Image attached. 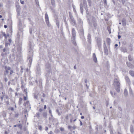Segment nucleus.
Wrapping results in <instances>:
<instances>
[{"label":"nucleus","mask_w":134,"mask_h":134,"mask_svg":"<svg viewBox=\"0 0 134 134\" xmlns=\"http://www.w3.org/2000/svg\"><path fill=\"white\" fill-rule=\"evenodd\" d=\"M51 3L53 5H55V2L54 0H51Z\"/></svg>","instance_id":"7c9ffc66"},{"label":"nucleus","mask_w":134,"mask_h":134,"mask_svg":"<svg viewBox=\"0 0 134 134\" xmlns=\"http://www.w3.org/2000/svg\"><path fill=\"white\" fill-rule=\"evenodd\" d=\"M49 113L50 114H52V111H51V110H49Z\"/></svg>","instance_id":"bf43d9fd"},{"label":"nucleus","mask_w":134,"mask_h":134,"mask_svg":"<svg viewBox=\"0 0 134 134\" xmlns=\"http://www.w3.org/2000/svg\"><path fill=\"white\" fill-rule=\"evenodd\" d=\"M65 119L66 120H68L69 119L68 115L67 114L65 118Z\"/></svg>","instance_id":"09e8293b"},{"label":"nucleus","mask_w":134,"mask_h":134,"mask_svg":"<svg viewBox=\"0 0 134 134\" xmlns=\"http://www.w3.org/2000/svg\"><path fill=\"white\" fill-rule=\"evenodd\" d=\"M70 23L73 25H75L76 24V21L72 16L70 15Z\"/></svg>","instance_id":"20e7f679"},{"label":"nucleus","mask_w":134,"mask_h":134,"mask_svg":"<svg viewBox=\"0 0 134 134\" xmlns=\"http://www.w3.org/2000/svg\"><path fill=\"white\" fill-rule=\"evenodd\" d=\"M17 81V79L15 80L14 79H12L11 81V84L13 85H15L16 84V83Z\"/></svg>","instance_id":"f3484780"},{"label":"nucleus","mask_w":134,"mask_h":134,"mask_svg":"<svg viewBox=\"0 0 134 134\" xmlns=\"http://www.w3.org/2000/svg\"><path fill=\"white\" fill-rule=\"evenodd\" d=\"M72 39H73L74 40H75V37L76 36V33L75 31L74 28H73L72 29Z\"/></svg>","instance_id":"423d86ee"},{"label":"nucleus","mask_w":134,"mask_h":134,"mask_svg":"<svg viewBox=\"0 0 134 134\" xmlns=\"http://www.w3.org/2000/svg\"><path fill=\"white\" fill-rule=\"evenodd\" d=\"M60 130L61 131H63L64 130V129L63 128L61 127L60 128Z\"/></svg>","instance_id":"de8ad7c7"},{"label":"nucleus","mask_w":134,"mask_h":134,"mask_svg":"<svg viewBox=\"0 0 134 134\" xmlns=\"http://www.w3.org/2000/svg\"><path fill=\"white\" fill-rule=\"evenodd\" d=\"M17 126L19 127L21 130L22 129V125L21 124H19L17 125Z\"/></svg>","instance_id":"bb28decb"},{"label":"nucleus","mask_w":134,"mask_h":134,"mask_svg":"<svg viewBox=\"0 0 134 134\" xmlns=\"http://www.w3.org/2000/svg\"><path fill=\"white\" fill-rule=\"evenodd\" d=\"M3 52H5V54H6L7 53H8L9 49L7 47L3 49Z\"/></svg>","instance_id":"ddd939ff"},{"label":"nucleus","mask_w":134,"mask_h":134,"mask_svg":"<svg viewBox=\"0 0 134 134\" xmlns=\"http://www.w3.org/2000/svg\"><path fill=\"white\" fill-rule=\"evenodd\" d=\"M38 129L40 130H42V126L41 125L39 126H38Z\"/></svg>","instance_id":"c03bdc74"},{"label":"nucleus","mask_w":134,"mask_h":134,"mask_svg":"<svg viewBox=\"0 0 134 134\" xmlns=\"http://www.w3.org/2000/svg\"><path fill=\"white\" fill-rule=\"evenodd\" d=\"M7 26L6 25H5L4 26V27L5 28H6L7 27Z\"/></svg>","instance_id":"680f3d73"},{"label":"nucleus","mask_w":134,"mask_h":134,"mask_svg":"<svg viewBox=\"0 0 134 134\" xmlns=\"http://www.w3.org/2000/svg\"><path fill=\"white\" fill-rule=\"evenodd\" d=\"M130 131L132 133H133V127L132 126H131L130 127Z\"/></svg>","instance_id":"c9c22d12"},{"label":"nucleus","mask_w":134,"mask_h":134,"mask_svg":"<svg viewBox=\"0 0 134 134\" xmlns=\"http://www.w3.org/2000/svg\"><path fill=\"white\" fill-rule=\"evenodd\" d=\"M45 21H46V23L47 24V25L48 26H49V20H45Z\"/></svg>","instance_id":"473e14b6"},{"label":"nucleus","mask_w":134,"mask_h":134,"mask_svg":"<svg viewBox=\"0 0 134 134\" xmlns=\"http://www.w3.org/2000/svg\"><path fill=\"white\" fill-rule=\"evenodd\" d=\"M21 48L20 47H18V48H17L18 51H20L21 50Z\"/></svg>","instance_id":"a18cd8bd"},{"label":"nucleus","mask_w":134,"mask_h":134,"mask_svg":"<svg viewBox=\"0 0 134 134\" xmlns=\"http://www.w3.org/2000/svg\"><path fill=\"white\" fill-rule=\"evenodd\" d=\"M64 21L65 22V24L66 25V27L67 28L68 31H69V29L68 28V24L67 22V21L66 20V18H65L64 19Z\"/></svg>","instance_id":"a211bd4d"},{"label":"nucleus","mask_w":134,"mask_h":134,"mask_svg":"<svg viewBox=\"0 0 134 134\" xmlns=\"http://www.w3.org/2000/svg\"><path fill=\"white\" fill-rule=\"evenodd\" d=\"M24 99L25 100H26L27 99V95L26 96H24Z\"/></svg>","instance_id":"79ce46f5"},{"label":"nucleus","mask_w":134,"mask_h":134,"mask_svg":"<svg viewBox=\"0 0 134 134\" xmlns=\"http://www.w3.org/2000/svg\"><path fill=\"white\" fill-rule=\"evenodd\" d=\"M91 36L90 34H88V36H87V39H88V42L90 43H91Z\"/></svg>","instance_id":"2eb2a0df"},{"label":"nucleus","mask_w":134,"mask_h":134,"mask_svg":"<svg viewBox=\"0 0 134 134\" xmlns=\"http://www.w3.org/2000/svg\"><path fill=\"white\" fill-rule=\"evenodd\" d=\"M48 127H46V129H45V130L46 131H47L48 130Z\"/></svg>","instance_id":"774afa93"},{"label":"nucleus","mask_w":134,"mask_h":134,"mask_svg":"<svg viewBox=\"0 0 134 134\" xmlns=\"http://www.w3.org/2000/svg\"><path fill=\"white\" fill-rule=\"evenodd\" d=\"M102 1L104 2V5H107V0H102Z\"/></svg>","instance_id":"a19ab883"},{"label":"nucleus","mask_w":134,"mask_h":134,"mask_svg":"<svg viewBox=\"0 0 134 134\" xmlns=\"http://www.w3.org/2000/svg\"><path fill=\"white\" fill-rule=\"evenodd\" d=\"M38 97V96L37 95H36L34 96L35 98L36 99H37V98Z\"/></svg>","instance_id":"864d4df0"},{"label":"nucleus","mask_w":134,"mask_h":134,"mask_svg":"<svg viewBox=\"0 0 134 134\" xmlns=\"http://www.w3.org/2000/svg\"><path fill=\"white\" fill-rule=\"evenodd\" d=\"M2 35L5 37V38H7V35L4 32H2Z\"/></svg>","instance_id":"58836bf2"},{"label":"nucleus","mask_w":134,"mask_h":134,"mask_svg":"<svg viewBox=\"0 0 134 134\" xmlns=\"http://www.w3.org/2000/svg\"><path fill=\"white\" fill-rule=\"evenodd\" d=\"M71 39H72V38H71ZM73 40H72V39H71V41H72V42L73 43V44L75 45H76V43L75 41V40H74L73 39H72Z\"/></svg>","instance_id":"c756f323"},{"label":"nucleus","mask_w":134,"mask_h":134,"mask_svg":"<svg viewBox=\"0 0 134 134\" xmlns=\"http://www.w3.org/2000/svg\"><path fill=\"white\" fill-rule=\"evenodd\" d=\"M4 134H8V132L6 131H5V132H4Z\"/></svg>","instance_id":"69168bd1"},{"label":"nucleus","mask_w":134,"mask_h":134,"mask_svg":"<svg viewBox=\"0 0 134 134\" xmlns=\"http://www.w3.org/2000/svg\"><path fill=\"white\" fill-rule=\"evenodd\" d=\"M43 116L45 118H47V113L46 112L43 113Z\"/></svg>","instance_id":"c85d7f7f"},{"label":"nucleus","mask_w":134,"mask_h":134,"mask_svg":"<svg viewBox=\"0 0 134 134\" xmlns=\"http://www.w3.org/2000/svg\"><path fill=\"white\" fill-rule=\"evenodd\" d=\"M73 118H72L71 119H70V122L71 123L72 122V120H73Z\"/></svg>","instance_id":"6e6d98bb"},{"label":"nucleus","mask_w":134,"mask_h":134,"mask_svg":"<svg viewBox=\"0 0 134 134\" xmlns=\"http://www.w3.org/2000/svg\"><path fill=\"white\" fill-rule=\"evenodd\" d=\"M125 79L126 80V81H130L129 79L127 77V76L125 77Z\"/></svg>","instance_id":"ea45409f"},{"label":"nucleus","mask_w":134,"mask_h":134,"mask_svg":"<svg viewBox=\"0 0 134 134\" xmlns=\"http://www.w3.org/2000/svg\"><path fill=\"white\" fill-rule=\"evenodd\" d=\"M29 45L30 46V48H32L34 46V44L33 42L32 41H30L29 43Z\"/></svg>","instance_id":"dca6fc26"},{"label":"nucleus","mask_w":134,"mask_h":134,"mask_svg":"<svg viewBox=\"0 0 134 134\" xmlns=\"http://www.w3.org/2000/svg\"><path fill=\"white\" fill-rule=\"evenodd\" d=\"M104 51L105 54L107 55L108 54V51L107 47L106 46L104 47Z\"/></svg>","instance_id":"9d476101"},{"label":"nucleus","mask_w":134,"mask_h":134,"mask_svg":"<svg viewBox=\"0 0 134 134\" xmlns=\"http://www.w3.org/2000/svg\"><path fill=\"white\" fill-rule=\"evenodd\" d=\"M110 94H111V95L113 96V93L111 91H110Z\"/></svg>","instance_id":"4d7b16f0"},{"label":"nucleus","mask_w":134,"mask_h":134,"mask_svg":"<svg viewBox=\"0 0 134 134\" xmlns=\"http://www.w3.org/2000/svg\"><path fill=\"white\" fill-rule=\"evenodd\" d=\"M9 42L10 43L12 42V40L10 39L9 40Z\"/></svg>","instance_id":"13d9d810"},{"label":"nucleus","mask_w":134,"mask_h":134,"mask_svg":"<svg viewBox=\"0 0 134 134\" xmlns=\"http://www.w3.org/2000/svg\"><path fill=\"white\" fill-rule=\"evenodd\" d=\"M80 35L82 37L84 36V31L83 29H81L79 32Z\"/></svg>","instance_id":"f8f14e48"},{"label":"nucleus","mask_w":134,"mask_h":134,"mask_svg":"<svg viewBox=\"0 0 134 134\" xmlns=\"http://www.w3.org/2000/svg\"><path fill=\"white\" fill-rule=\"evenodd\" d=\"M56 111L58 113V114L59 115H61V113L59 111V110L58 109H56Z\"/></svg>","instance_id":"4c0bfd02"},{"label":"nucleus","mask_w":134,"mask_h":134,"mask_svg":"<svg viewBox=\"0 0 134 134\" xmlns=\"http://www.w3.org/2000/svg\"><path fill=\"white\" fill-rule=\"evenodd\" d=\"M23 105L26 108L29 109L31 108L29 102V101H27L24 102Z\"/></svg>","instance_id":"39448f33"},{"label":"nucleus","mask_w":134,"mask_h":134,"mask_svg":"<svg viewBox=\"0 0 134 134\" xmlns=\"http://www.w3.org/2000/svg\"><path fill=\"white\" fill-rule=\"evenodd\" d=\"M11 68L9 66H5V71H4V75L5 76L7 75L9 72V71L11 70Z\"/></svg>","instance_id":"7ed1b4c3"},{"label":"nucleus","mask_w":134,"mask_h":134,"mask_svg":"<svg viewBox=\"0 0 134 134\" xmlns=\"http://www.w3.org/2000/svg\"><path fill=\"white\" fill-rule=\"evenodd\" d=\"M129 91H130V94H133L132 93V91L130 87L129 88Z\"/></svg>","instance_id":"f704fd0d"},{"label":"nucleus","mask_w":134,"mask_h":134,"mask_svg":"<svg viewBox=\"0 0 134 134\" xmlns=\"http://www.w3.org/2000/svg\"><path fill=\"white\" fill-rule=\"evenodd\" d=\"M32 55L30 57H29L27 58L28 60L29 61V64L30 65H31L32 63Z\"/></svg>","instance_id":"6e6552de"},{"label":"nucleus","mask_w":134,"mask_h":134,"mask_svg":"<svg viewBox=\"0 0 134 134\" xmlns=\"http://www.w3.org/2000/svg\"><path fill=\"white\" fill-rule=\"evenodd\" d=\"M4 80L5 82H7L8 80L7 78L6 77H5L4 78Z\"/></svg>","instance_id":"37998d69"},{"label":"nucleus","mask_w":134,"mask_h":134,"mask_svg":"<svg viewBox=\"0 0 134 134\" xmlns=\"http://www.w3.org/2000/svg\"><path fill=\"white\" fill-rule=\"evenodd\" d=\"M93 58L94 62L96 63L97 61V58L95 54L94 53H93Z\"/></svg>","instance_id":"4468645a"},{"label":"nucleus","mask_w":134,"mask_h":134,"mask_svg":"<svg viewBox=\"0 0 134 134\" xmlns=\"http://www.w3.org/2000/svg\"><path fill=\"white\" fill-rule=\"evenodd\" d=\"M43 110L41 108H40V109H39V111H40V112H41Z\"/></svg>","instance_id":"052dcab7"},{"label":"nucleus","mask_w":134,"mask_h":134,"mask_svg":"<svg viewBox=\"0 0 134 134\" xmlns=\"http://www.w3.org/2000/svg\"><path fill=\"white\" fill-rule=\"evenodd\" d=\"M80 9L81 10V13L82 14L83 9V6L82 5V3H81L80 4Z\"/></svg>","instance_id":"aec40b11"},{"label":"nucleus","mask_w":134,"mask_h":134,"mask_svg":"<svg viewBox=\"0 0 134 134\" xmlns=\"http://www.w3.org/2000/svg\"><path fill=\"white\" fill-rule=\"evenodd\" d=\"M121 51L124 53H125L127 52V50L125 48H122L121 49Z\"/></svg>","instance_id":"5701e85b"},{"label":"nucleus","mask_w":134,"mask_h":134,"mask_svg":"<svg viewBox=\"0 0 134 134\" xmlns=\"http://www.w3.org/2000/svg\"><path fill=\"white\" fill-rule=\"evenodd\" d=\"M72 127L71 126H68V128L69 129H71Z\"/></svg>","instance_id":"5fc2aeb1"},{"label":"nucleus","mask_w":134,"mask_h":134,"mask_svg":"<svg viewBox=\"0 0 134 134\" xmlns=\"http://www.w3.org/2000/svg\"><path fill=\"white\" fill-rule=\"evenodd\" d=\"M19 115V114L17 113H15L14 115V117L15 118H18Z\"/></svg>","instance_id":"e433bc0d"},{"label":"nucleus","mask_w":134,"mask_h":134,"mask_svg":"<svg viewBox=\"0 0 134 134\" xmlns=\"http://www.w3.org/2000/svg\"><path fill=\"white\" fill-rule=\"evenodd\" d=\"M46 109V105H44V109Z\"/></svg>","instance_id":"e2e57ef3"},{"label":"nucleus","mask_w":134,"mask_h":134,"mask_svg":"<svg viewBox=\"0 0 134 134\" xmlns=\"http://www.w3.org/2000/svg\"><path fill=\"white\" fill-rule=\"evenodd\" d=\"M16 7L17 12H19L20 9V6L19 5H16Z\"/></svg>","instance_id":"412c9836"},{"label":"nucleus","mask_w":134,"mask_h":134,"mask_svg":"<svg viewBox=\"0 0 134 134\" xmlns=\"http://www.w3.org/2000/svg\"><path fill=\"white\" fill-rule=\"evenodd\" d=\"M0 97L1 99V100H3V97H4L3 96V95H1V96Z\"/></svg>","instance_id":"3c124183"},{"label":"nucleus","mask_w":134,"mask_h":134,"mask_svg":"<svg viewBox=\"0 0 134 134\" xmlns=\"http://www.w3.org/2000/svg\"><path fill=\"white\" fill-rule=\"evenodd\" d=\"M87 17L89 20L90 24L91 25L94 27H96L97 26V23L96 20L94 17L93 16H91L89 15H87Z\"/></svg>","instance_id":"f257e3e1"},{"label":"nucleus","mask_w":134,"mask_h":134,"mask_svg":"<svg viewBox=\"0 0 134 134\" xmlns=\"http://www.w3.org/2000/svg\"><path fill=\"white\" fill-rule=\"evenodd\" d=\"M114 84L116 90L118 92H119L120 91V83L117 78L115 79Z\"/></svg>","instance_id":"f03ea898"},{"label":"nucleus","mask_w":134,"mask_h":134,"mask_svg":"<svg viewBox=\"0 0 134 134\" xmlns=\"http://www.w3.org/2000/svg\"><path fill=\"white\" fill-rule=\"evenodd\" d=\"M126 64L128 67L132 69H133L134 68V65L130 63H129L128 62H126Z\"/></svg>","instance_id":"1a4fd4ad"},{"label":"nucleus","mask_w":134,"mask_h":134,"mask_svg":"<svg viewBox=\"0 0 134 134\" xmlns=\"http://www.w3.org/2000/svg\"><path fill=\"white\" fill-rule=\"evenodd\" d=\"M10 75H11L14 73V71H13V70L11 69V70H10Z\"/></svg>","instance_id":"2f4dec72"},{"label":"nucleus","mask_w":134,"mask_h":134,"mask_svg":"<svg viewBox=\"0 0 134 134\" xmlns=\"http://www.w3.org/2000/svg\"><path fill=\"white\" fill-rule=\"evenodd\" d=\"M124 94L125 96H127L128 94L127 91L126 89H125L124 90Z\"/></svg>","instance_id":"4be33fe9"},{"label":"nucleus","mask_w":134,"mask_h":134,"mask_svg":"<svg viewBox=\"0 0 134 134\" xmlns=\"http://www.w3.org/2000/svg\"><path fill=\"white\" fill-rule=\"evenodd\" d=\"M128 59L129 61H131L133 60V58L130 55H129L128 56Z\"/></svg>","instance_id":"a878e982"},{"label":"nucleus","mask_w":134,"mask_h":134,"mask_svg":"<svg viewBox=\"0 0 134 134\" xmlns=\"http://www.w3.org/2000/svg\"><path fill=\"white\" fill-rule=\"evenodd\" d=\"M83 4L85 7H86L87 6L86 1L85 0H83Z\"/></svg>","instance_id":"b1692460"},{"label":"nucleus","mask_w":134,"mask_h":134,"mask_svg":"<svg viewBox=\"0 0 134 134\" xmlns=\"http://www.w3.org/2000/svg\"><path fill=\"white\" fill-rule=\"evenodd\" d=\"M122 23L123 24H125L126 23L123 20H122Z\"/></svg>","instance_id":"603ef678"},{"label":"nucleus","mask_w":134,"mask_h":134,"mask_svg":"<svg viewBox=\"0 0 134 134\" xmlns=\"http://www.w3.org/2000/svg\"><path fill=\"white\" fill-rule=\"evenodd\" d=\"M45 20H48V16L47 13L45 14Z\"/></svg>","instance_id":"cd10ccee"},{"label":"nucleus","mask_w":134,"mask_h":134,"mask_svg":"<svg viewBox=\"0 0 134 134\" xmlns=\"http://www.w3.org/2000/svg\"><path fill=\"white\" fill-rule=\"evenodd\" d=\"M110 39L108 38H107V41L109 43L110 41Z\"/></svg>","instance_id":"8fccbe9b"},{"label":"nucleus","mask_w":134,"mask_h":134,"mask_svg":"<svg viewBox=\"0 0 134 134\" xmlns=\"http://www.w3.org/2000/svg\"><path fill=\"white\" fill-rule=\"evenodd\" d=\"M49 134H53V132H52V131H51L49 133Z\"/></svg>","instance_id":"0e129e2a"},{"label":"nucleus","mask_w":134,"mask_h":134,"mask_svg":"<svg viewBox=\"0 0 134 134\" xmlns=\"http://www.w3.org/2000/svg\"><path fill=\"white\" fill-rule=\"evenodd\" d=\"M8 45H10V44L9 43H6L5 44V46H8Z\"/></svg>","instance_id":"49530a36"},{"label":"nucleus","mask_w":134,"mask_h":134,"mask_svg":"<svg viewBox=\"0 0 134 134\" xmlns=\"http://www.w3.org/2000/svg\"><path fill=\"white\" fill-rule=\"evenodd\" d=\"M42 96L43 97H45V94L44 93H43V95Z\"/></svg>","instance_id":"338daca9"},{"label":"nucleus","mask_w":134,"mask_h":134,"mask_svg":"<svg viewBox=\"0 0 134 134\" xmlns=\"http://www.w3.org/2000/svg\"><path fill=\"white\" fill-rule=\"evenodd\" d=\"M77 22L78 24L82 26L83 24L82 21L80 18H77Z\"/></svg>","instance_id":"9b49d317"},{"label":"nucleus","mask_w":134,"mask_h":134,"mask_svg":"<svg viewBox=\"0 0 134 134\" xmlns=\"http://www.w3.org/2000/svg\"><path fill=\"white\" fill-rule=\"evenodd\" d=\"M129 73L131 76L134 77V71L130 70L129 71Z\"/></svg>","instance_id":"6ab92c4d"},{"label":"nucleus","mask_w":134,"mask_h":134,"mask_svg":"<svg viewBox=\"0 0 134 134\" xmlns=\"http://www.w3.org/2000/svg\"><path fill=\"white\" fill-rule=\"evenodd\" d=\"M87 1L89 5L90 6H91V0H87Z\"/></svg>","instance_id":"72a5a7b5"},{"label":"nucleus","mask_w":134,"mask_h":134,"mask_svg":"<svg viewBox=\"0 0 134 134\" xmlns=\"http://www.w3.org/2000/svg\"><path fill=\"white\" fill-rule=\"evenodd\" d=\"M23 99L21 97L19 98V104H21L22 103Z\"/></svg>","instance_id":"393cba45"},{"label":"nucleus","mask_w":134,"mask_h":134,"mask_svg":"<svg viewBox=\"0 0 134 134\" xmlns=\"http://www.w3.org/2000/svg\"><path fill=\"white\" fill-rule=\"evenodd\" d=\"M98 88L99 91L102 92H104L106 90L105 87L104 86L102 87L99 86Z\"/></svg>","instance_id":"0eeeda50"}]
</instances>
